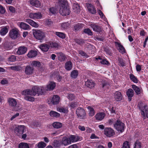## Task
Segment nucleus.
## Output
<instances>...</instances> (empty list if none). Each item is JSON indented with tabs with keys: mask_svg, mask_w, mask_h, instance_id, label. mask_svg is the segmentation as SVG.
Masks as SVG:
<instances>
[{
	"mask_svg": "<svg viewBox=\"0 0 148 148\" xmlns=\"http://www.w3.org/2000/svg\"><path fill=\"white\" fill-rule=\"evenodd\" d=\"M30 65L33 67H34L38 69L41 68V63L39 61H32L30 62Z\"/></svg>",
	"mask_w": 148,
	"mask_h": 148,
	"instance_id": "c85d7f7f",
	"label": "nucleus"
},
{
	"mask_svg": "<svg viewBox=\"0 0 148 148\" xmlns=\"http://www.w3.org/2000/svg\"><path fill=\"white\" fill-rule=\"evenodd\" d=\"M138 108L141 111V114L142 115V118L145 119L146 118H148V108L147 105L143 106L142 105H139Z\"/></svg>",
	"mask_w": 148,
	"mask_h": 148,
	"instance_id": "39448f33",
	"label": "nucleus"
},
{
	"mask_svg": "<svg viewBox=\"0 0 148 148\" xmlns=\"http://www.w3.org/2000/svg\"><path fill=\"white\" fill-rule=\"evenodd\" d=\"M34 69L33 67L29 65H27L25 69V72L27 75H30L33 73Z\"/></svg>",
	"mask_w": 148,
	"mask_h": 148,
	"instance_id": "f8f14e48",
	"label": "nucleus"
},
{
	"mask_svg": "<svg viewBox=\"0 0 148 148\" xmlns=\"http://www.w3.org/2000/svg\"><path fill=\"white\" fill-rule=\"evenodd\" d=\"M118 61L121 66L123 67L125 66V62L122 58H119Z\"/></svg>",
	"mask_w": 148,
	"mask_h": 148,
	"instance_id": "864d4df0",
	"label": "nucleus"
},
{
	"mask_svg": "<svg viewBox=\"0 0 148 148\" xmlns=\"http://www.w3.org/2000/svg\"><path fill=\"white\" fill-rule=\"evenodd\" d=\"M3 47L4 48L7 50L10 49L11 48L9 45V44L7 43H5L4 44Z\"/></svg>",
	"mask_w": 148,
	"mask_h": 148,
	"instance_id": "69168bd1",
	"label": "nucleus"
},
{
	"mask_svg": "<svg viewBox=\"0 0 148 148\" xmlns=\"http://www.w3.org/2000/svg\"><path fill=\"white\" fill-rule=\"evenodd\" d=\"M30 3L36 7H39L40 6V2L38 0H30Z\"/></svg>",
	"mask_w": 148,
	"mask_h": 148,
	"instance_id": "c756f323",
	"label": "nucleus"
},
{
	"mask_svg": "<svg viewBox=\"0 0 148 148\" xmlns=\"http://www.w3.org/2000/svg\"><path fill=\"white\" fill-rule=\"evenodd\" d=\"M18 30L16 29H13L9 32L10 37L12 39H15L18 37Z\"/></svg>",
	"mask_w": 148,
	"mask_h": 148,
	"instance_id": "1a4fd4ad",
	"label": "nucleus"
},
{
	"mask_svg": "<svg viewBox=\"0 0 148 148\" xmlns=\"http://www.w3.org/2000/svg\"><path fill=\"white\" fill-rule=\"evenodd\" d=\"M30 18L33 19H40L42 17V15L40 12L31 13L29 16Z\"/></svg>",
	"mask_w": 148,
	"mask_h": 148,
	"instance_id": "4468645a",
	"label": "nucleus"
},
{
	"mask_svg": "<svg viewBox=\"0 0 148 148\" xmlns=\"http://www.w3.org/2000/svg\"><path fill=\"white\" fill-rule=\"evenodd\" d=\"M100 63L103 64L108 65L109 64V62L106 59L102 60Z\"/></svg>",
	"mask_w": 148,
	"mask_h": 148,
	"instance_id": "e2e57ef3",
	"label": "nucleus"
},
{
	"mask_svg": "<svg viewBox=\"0 0 148 148\" xmlns=\"http://www.w3.org/2000/svg\"><path fill=\"white\" fill-rule=\"evenodd\" d=\"M74 41L76 43L80 45H82L85 42L84 40L82 38H76L75 39Z\"/></svg>",
	"mask_w": 148,
	"mask_h": 148,
	"instance_id": "79ce46f5",
	"label": "nucleus"
},
{
	"mask_svg": "<svg viewBox=\"0 0 148 148\" xmlns=\"http://www.w3.org/2000/svg\"><path fill=\"white\" fill-rule=\"evenodd\" d=\"M50 45V47L54 48H58L59 45L58 43L56 42H52L51 43H49Z\"/></svg>",
	"mask_w": 148,
	"mask_h": 148,
	"instance_id": "6e6d98bb",
	"label": "nucleus"
},
{
	"mask_svg": "<svg viewBox=\"0 0 148 148\" xmlns=\"http://www.w3.org/2000/svg\"><path fill=\"white\" fill-rule=\"evenodd\" d=\"M8 59L9 61L14 62L16 60V57L14 55H12Z\"/></svg>",
	"mask_w": 148,
	"mask_h": 148,
	"instance_id": "680f3d73",
	"label": "nucleus"
},
{
	"mask_svg": "<svg viewBox=\"0 0 148 148\" xmlns=\"http://www.w3.org/2000/svg\"><path fill=\"white\" fill-rule=\"evenodd\" d=\"M38 52L37 51L34 50H31L27 54V56L29 58H33L37 56Z\"/></svg>",
	"mask_w": 148,
	"mask_h": 148,
	"instance_id": "cd10ccee",
	"label": "nucleus"
},
{
	"mask_svg": "<svg viewBox=\"0 0 148 148\" xmlns=\"http://www.w3.org/2000/svg\"><path fill=\"white\" fill-rule=\"evenodd\" d=\"M126 93L128 97V101H131L132 99V97L133 96L134 94L133 90L131 88H129L127 91Z\"/></svg>",
	"mask_w": 148,
	"mask_h": 148,
	"instance_id": "6ab92c4d",
	"label": "nucleus"
},
{
	"mask_svg": "<svg viewBox=\"0 0 148 148\" xmlns=\"http://www.w3.org/2000/svg\"><path fill=\"white\" fill-rule=\"evenodd\" d=\"M5 8L1 5H0V13L3 14L5 13Z\"/></svg>",
	"mask_w": 148,
	"mask_h": 148,
	"instance_id": "338daca9",
	"label": "nucleus"
},
{
	"mask_svg": "<svg viewBox=\"0 0 148 148\" xmlns=\"http://www.w3.org/2000/svg\"><path fill=\"white\" fill-rule=\"evenodd\" d=\"M86 112L84 109L80 107L77 108L76 110V114L78 117L83 119L86 115Z\"/></svg>",
	"mask_w": 148,
	"mask_h": 148,
	"instance_id": "423d86ee",
	"label": "nucleus"
},
{
	"mask_svg": "<svg viewBox=\"0 0 148 148\" xmlns=\"http://www.w3.org/2000/svg\"><path fill=\"white\" fill-rule=\"evenodd\" d=\"M68 98L70 100H72L74 99V95L72 94H70L68 96Z\"/></svg>",
	"mask_w": 148,
	"mask_h": 148,
	"instance_id": "774afa93",
	"label": "nucleus"
},
{
	"mask_svg": "<svg viewBox=\"0 0 148 148\" xmlns=\"http://www.w3.org/2000/svg\"><path fill=\"white\" fill-rule=\"evenodd\" d=\"M116 120L114 118H112L111 119H109L108 120V123L110 125H111L114 123L116 121H115Z\"/></svg>",
	"mask_w": 148,
	"mask_h": 148,
	"instance_id": "052dcab7",
	"label": "nucleus"
},
{
	"mask_svg": "<svg viewBox=\"0 0 148 148\" xmlns=\"http://www.w3.org/2000/svg\"><path fill=\"white\" fill-rule=\"evenodd\" d=\"M104 134L107 137H111L115 134V132L112 128L106 127L104 130Z\"/></svg>",
	"mask_w": 148,
	"mask_h": 148,
	"instance_id": "0eeeda50",
	"label": "nucleus"
},
{
	"mask_svg": "<svg viewBox=\"0 0 148 148\" xmlns=\"http://www.w3.org/2000/svg\"><path fill=\"white\" fill-rule=\"evenodd\" d=\"M22 94L25 96H28V95L33 96L32 90L29 89H27L23 90L22 92Z\"/></svg>",
	"mask_w": 148,
	"mask_h": 148,
	"instance_id": "58836bf2",
	"label": "nucleus"
},
{
	"mask_svg": "<svg viewBox=\"0 0 148 148\" xmlns=\"http://www.w3.org/2000/svg\"><path fill=\"white\" fill-rule=\"evenodd\" d=\"M78 75V72L77 70H73L72 71L70 74V76L72 78H76Z\"/></svg>",
	"mask_w": 148,
	"mask_h": 148,
	"instance_id": "e433bc0d",
	"label": "nucleus"
},
{
	"mask_svg": "<svg viewBox=\"0 0 148 148\" xmlns=\"http://www.w3.org/2000/svg\"><path fill=\"white\" fill-rule=\"evenodd\" d=\"M8 32V29L7 26L3 27L0 31V34L1 36H4Z\"/></svg>",
	"mask_w": 148,
	"mask_h": 148,
	"instance_id": "ea45409f",
	"label": "nucleus"
},
{
	"mask_svg": "<svg viewBox=\"0 0 148 148\" xmlns=\"http://www.w3.org/2000/svg\"><path fill=\"white\" fill-rule=\"evenodd\" d=\"M62 145L61 142L58 140H54L53 142L54 147L56 148L60 147Z\"/></svg>",
	"mask_w": 148,
	"mask_h": 148,
	"instance_id": "09e8293b",
	"label": "nucleus"
},
{
	"mask_svg": "<svg viewBox=\"0 0 148 148\" xmlns=\"http://www.w3.org/2000/svg\"><path fill=\"white\" fill-rule=\"evenodd\" d=\"M69 139L66 136L64 137L61 141L62 145H63L64 146H67L68 145L71 144L69 141Z\"/></svg>",
	"mask_w": 148,
	"mask_h": 148,
	"instance_id": "a878e982",
	"label": "nucleus"
},
{
	"mask_svg": "<svg viewBox=\"0 0 148 148\" xmlns=\"http://www.w3.org/2000/svg\"><path fill=\"white\" fill-rule=\"evenodd\" d=\"M32 33L34 38L40 41L44 39L46 37L45 33L41 30L33 29Z\"/></svg>",
	"mask_w": 148,
	"mask_h": 148,
	"instance_id": "f03ea898",
	"label": "nucleus"
},
{
	"mask_svg": "<svg viewBox=\"0 0 148 148\" xmlns=\"http://www.w3.org/2000/svg\"><path fill=\"white\" fill-rule=\"evenodd\" d=\"M59 111L60 112L64 113H67L68 112V110L65 108H59Z\"/></svg>",
	"mask_w": 148,
	"mask_h": 148,
	"instance_id": "0e129e2a",
	"label": "nucleus"
},
{
	"mask_svg": "<svg viewBox=\"0 0 148 148\" xmlns=\"http://www.w3.org/2000/svg\"><path fill=\"white\" fill-rule=\"evenodd\" d=\"M73 9L75 12L78 13L80 10V7L78 3H74L73 4Z\"/></svg>",
	"mask_w": 148,
	"mask_h": 148,
	"instance_id": "f704fd0d",
	"label": "nucleus"
},
{
	"mask_svg": "<svg viewBox=\"0 0 148 148\" xmlns=\"http://www.w3.org/2000/svg\"><path fill=\"white\" fill-rule=\"evenodd\" d=\"M60 98L59 96L58 95H54L51 99V101L54 105H57L59 103Z\"/></svg>",
	"mask_w": 148,
	"mask_h": 148,
	"instance_id": "f3484780",
	"label": "nucleus"
},
{
	"mask_svg": "<svg viewBox=\"0 0 148 148\" xmlns=\"http://www.w3.org/2000/svg\"><path fill=\"white\" fill-rule=\"evenodd\" d=\"M26 22L34 27L37 28L39 26L38 24L31 19H26Z\"/></svg>",
	"mask_w": 148,
	"mask_h": 148,
	"instance_id": "bb28decb",
	"label": "nucleus"
},
{
	"mask_svg": "<svg viewBox=\"0 0 148 148\" xmlns=\"http://www.w3.org/2000/svg\"><path fill=\"white\" fill-rule=\"evenodd\" d=\"M114 128L119 133H122L124 132L125 128V124L120 120H117L114 124Z\"/></svg>",
	"mask_w": 148,
	"mask_h": 148,
	"instance_id": "7ed1b4c3",
	"label": "nucleus"
},
{
	"mask_svg": "<svg viewBox=\"0 0 148 148\" xmlns=\"http://www.w3.org/2000/svg\"><path fill=\"white\" fill-rule=\"evenodd\" d=\"M86 6L87 8L88 11L92 14H95L96 13V10L95 6L89 3L86 4Z\"/></svg>",
	"mask_w": 148,
	"mask_h": 148,
	"instance_id": "6e6552de",
	"label": "nucleus"
},
{
	"mask_svg": "<svg viewBox=\"0 0 148 148\" xmlns=\"http://www.w3.org/2000/svg\"><path fill=\"white\" fill-rule=\"evenodd\" d=\"M88 109H89L90 112L89 113V115L90 116H93L95 114V110L94 109L90 106H88Z\"/></svg>",
	"mask_w": 148,
	"mask_h": 148,
	"instance_id": "5fc2aeb1",
	"label": "nucleus"
},
{
	"mask_svg": "<svg viewBox=\"0 0 148 148\" xmlns=\"http://www.w3.org/2000/svg\"><path fill=\"white\" fill-rule=\"evenodd\" d=\"M32 94L33 95L35 96L36 94L39 95L44 94L46 92V90L45 87L41 86H35L32 88Z\"/></svg>",
	"mask_w": 148,
	"mask_h": 148,
	"instance_id": "20e7f679",
	"label": "nucleus"
},
{
	"mask_svg": "<svg viewBox=\"0 0 148 148\" xmlns=\"http://www.w3.org/2000/svg\"><path fill=\"white\" fill-rule=\"evenodd\" d=\"M58 4L60 6L59 11L60 14L64 16L69 15L70 11L68 7V3L67 0H58Z\"/></svg>",
	"mask_w": 148,
	"mask_h": 148,
	"instance_id": "f257e3e1",
	"label": "nucleus"
},
{
	"mask_svg": "<svg viewBox=\"0 0 148 148\" xmlns=\"http://www.w3.org/2000/svg\"><path fill=\"white\" fill-rule=\"evenodd\" d=\"M17 25L21 29L24 30H28L30 29V26L23 22H18Z\"/></svg>",
	"mask_w": 148,
	"mask_h": 148,
	"instance_id": "a211bd4d",
	"label": "nucleus"
},
{
	"mask_svg": "<svg viewBox=\"0 0 148 148\" xmlns=\"http://www.w3.org/2000/svg\"><path fill=\"white\" fill-rule=\"evenodd\" d=\"M27 51L26 47L25 46H21L18 49L17 52V53L19 55H22L25 54Z\"/></svg>",
	"mask_w": 148,
	"mask_h": 148,
	"instance_id": "dca6fc26",
	"label": "nucleus"
},
{
	"mask_svg": "<svg viewBox=\"0 0 148 148\" xmlns=\"http://www.w3.org/2000/svg\"><path fill=\"white\" fill-rule=\"evenodd\" d=\"M46 146V144L45 143L41 141L38 143L37 146L38 148H44Z\"/></svg>",
	"mask_w": 148,
	"mask_h": 148,
	"instance_id": "603ef678",
	"label": "nucleus"
},
{
	"mask_svg": "<svg viewBox=\"0 0 148 148\" xmlns=\"http://www.w3.org/2000/svg\"><path fill=\"white\" fill-rule=\"evenodd\" d=\"M70 24L68 22L62 23L61 24L62 28L63 29H67L69 28Z\"/></svg>",
	"mask_w": 148,
	"mask_h": 148,
	"instance_id": "37998d69",
	"label": "nucleus"
},
{
	"mask_svg": "<svg viewBox=\"0 0 148 148\" xmlns=\"http://www.w3.org/2000/svg\"><path fill=\"white\" fill-rule=\"evenodd\" d=\"M58 57L59 60L61 62H64L66 59V56L62 53H59Z\"/></svg>",
	"mask_w": 148,
	"mask_h": 148,
	"instance_id": "c9c22d12",
	"label": "nucleus"
},
{
	"mask_svg": "<svg viewBox=\"0 0 148 148\" xmlns=\"http://www.w3.org/2000/svg\"><path fill=\"white\" fill-rule=\"evenodd\" d=\"M105 116V114L104 113L99 112L96 114L95 116V117L97 120L101 121L104 118Z\"/></svg>",
	"mask_w": 148,
	"mask_h": 148,
	"instance_id": "5701e85b",
	"label": "nucleus"
},
{
	"mask_svg": "<svg viewBox=\"0 0 148 148\" xmlns=\"http://www.w3.org/2000/svg\"><path fill=\"white\" fill-rule=\"evenodd\" d=\"M101 84H100L103 89H109L110 87L109 83L107 81L102 79L101 81Z\"/></svg>",
	"mask_w": 148,
	"mask_h": 148,
	"instance_id": "aec40b11",
	"label": "nucleus"
},
{
	"mask_svg": "<svg viewBox=\"0 0 148 148\" xmlns=\"http://www.w3.org/2000/svg\"><path fill=\"white\" fill-rule=\"evenodd\" d=\"M24 99L25 100L29 101H32L34 100V98L33 97L29 96H25L24 97Z\"/></svg>",
	"mask_w": 148,
	"mask_h": 148,
	"instance_id": "4d7b16f0",
	"label": "nucleus"
},
{
	"mask_svg": "<svg viewBox=\"0 0 148 148\" xmlns=\"http://www.w3.org/2000/svg\"><path fill=\"white\" fill-rule=\"evenodd\" d=\"M115 44L116 45H117L119 48L118 50L122 54L124 53L125 52V49L123 46L119 42H115Z\"/></svg>",
	"mask_w": 148,
	"mask_h": 148,
	"instance_id": "7c9ffc66",
	"label": "nucleus"
},
{
	"mask_svg": "<svg viewBox=\"0 0 148 148\" xmlns=\"http://www.w3.org/2000/svg\"><path fill=\"white\" fill-rule=\"evenodd\" d=\"M71 143L72 142H77L79 140L75 136L73 135H71L69 138Z\"/></svg>",
	"mask_w": 148,
	"mask_h": 148,
	"instance_id": "c03bdc74",
	"label": "nucleus"
},
{
	"mask_svg": "<svg viewBox=\"0 0 148 148\" xmlns=\"http://www.w3.org/2000/svg\"><path fill=\"white\" fill-rule=\"evenodd\" d=\"M11 69L13 70L18 71L21 69V67L19 66H11Z\"/></svg>",
	"mask_w": 148,
	"mask_h": 148,
	"instance_id": "bf43d9fd",
	"label": "nucleus"
},
{
	"mask_svg": "<svg viewBox=\"0 0 148 148\" xmlns=\"http://www.w3.org/2000/svg\"><path fill=\"white\" fill-rule=\"evenodd\" d=\"M24 125L18 126L15 129V132L17 133L18 136H20V134H23L24 132Z\"/></svg>",
	"mask_w": 148,
	"mask_h": 148,
	"instance_id": "2eb2a0df",
	"label": "nucleus"
},
{
	"mask_svg": "<svg viewBox=\"0 0 148 148\" xmlns=\"http://www.w3.org/2000/svg\"><path fill=\"white\" fill-rule=\"evenodd\" d=\"M84 25L83 23H78L75 24L73 26L74 31L76 32L78 31H80L83 28Z\"/></svg>",
	"mask_w": 148,
	"mask_h": 148,
	"instance_id": "393cba45",
	"label": "nucleus"
},
{
	"mask_svg": "<svg viewBox=\"0 0 148 148\" xmlns=\"http://www.w3.org/2000/svg\"><path fill=\"white\" fill-rule=\"evenodd\" d=\"M18 148H29L28 144L25 143H21L18 145Z\"/></svg>",
	"mask_w": 148,
	"mask_h": 148,
	"instance_id": "de8ad7c7",
	"label": "nucleus"
},
{
	"mask_svg": "<svg viewBox=\"0 0 148 148\" xmlns=\"http://www.w3.org/2000/svg\"><path fill=\"white\" fill-rule=\"evenodd\" d=\"M56 35L62 39H64L66 37V34L62 32H56L55 33Z\"/></svg>",
	"mask_w": 148,
	"mask_h": 148,
	"instance_id": "a18cd8bd",
	"label": "nucleus"
},
{
	"mask_svg": "<svg viewBox=\"0 0 148 148\" xmlns=\"http://www.w3.org/2000/svg\"><path fill=\"white\" fill-rule=\"evenodd\" d=\"M123 97V96L121 92L119 91H116L114 93V98L117 101L121 100Z\"/></svg>",
	"mask_w": 148,
	"mask_h": 148,
	"instance_id": "ddd939ff",
	"label": "nucleus"
},
{
	"mask_svg": "<svg viewBox=\"0 0 148 148\" xmlns=\"http://www.w3.org/2000/svg\"><path fill=\"white\" fill-rule=\"evenodd\" d=\"M121 148H130V146L129 144V142L127 141H125L123 144Z\"/></svg>",
	"mask_w": 148,
	"mask_h": 148,
	"instance_id": "13d9d810",
	"label": "nucleus"
},
{
	"mask_svg": "<svg viewBox=\"0 0 148 148\" xmlns=\"http://www.w3.org/2000/svg\"><path fill=\"white\" fill-rule=\"evenodd\" d=\"M142 144L141 141L139 140H137L134 143V148H142Z\"/></svg>",
	"mask_w": 148,
	"mask_h": 148,
	"instance_id": "4c0bfd02",
	"label": "nucleus"
},
{
	"mask_svg": "<svg viewBox=\"0 0 148 148\" xmlns=\"http://www.w3.org/2000/svg\"><path fill=\"white\" fill-rule=\"evenodd\" d=\"M73 66V64L71 61H69L65 63L64 67L66 71H69L72 69Z\"/></svg>",
	"mask_w": 148,
	"mask_h": 148,
	"instance_id": "4be33fe9",
	"label": "nucleus"
},
{
	"mask_svg": "<svg viewBox=\"0 0 148 148\" xmlns=\"http://www.w3.org/2000/svg\"><path fill=\"white\" fill-rule=\"evenodd\" d=\"M78 52L79 54L82 56L86 58H87L88 57L87 54L82 50H80L78 51Z\"/></svg>",
	"mask_w": 148,
	"mask_h": 148,
	"instance_id": "3c124183",
	"label": "nucleus"
},
{
	"mask_svg": "<svg viewBox=\"0 0 148 148\" xmlns=\"http://www.w3.org/2000/svg\"><path fill=\"white\" fill-rule=\"evenodd\" d=\"M8 102L9 106L13 107L15 110H19V109L16 107L17 101L15 99L12 98H10L8 99Z\"/></svg>",
	"mask_w": 148,
	"mask_h": 148,
	"instance_id": "9d476101",
	"label": "nucleus"
},
{
	"mask_svg": "<svg viewBox=\"0 0 148 148\" xmlns=\"http://www.w3.org/2000/svg\"><path fill=\"white\" fill-rule=\"evenodd\" d=\"M56 86V83L54 82H51L47 86V88H45L46 90V91L48 90H53Z\"/></svg>",
	"mask_w": 148,
	"mask_h": 148,
	"instance_id": "412c9836",
	"label": "nucleus"
},
{
	"mask_svg": "<svg viewBox=\"0 0 148 148\" xmlns=\"http://www.w3.org/2000/svg\"><path fill=\"white\" fill-rule=\"evenodd\" d=\"M53 126L56 128H59L62 126V123L59 122H55L52 124Z\"/></svg>",
	"mask_w": 148,
	"mask_h": 148,
	"instance_id": "49530a36",
	"label": "nucleus"
},
{
	"mask_svg": "<svg viewBox=\"0 0 148 148\" xmlns=\"http://www.w3.org/2000/svg\"><path fill=\"white\" fill-rule=\"evenodd\" d=\"M50 116L56 118H58L60 116V114L56 112L53 111H51L49 113Z\"/></svg>",
	"mask_w": 148,
	"mask_h": 148,
	"instance_id": "2f4dec72",
	"label": "nucleus"
},
{
	"mask_svg": "<svg viewBox=\"0 0 148 148\" xmlns=\"http://www.w3.org/2000/svg\"><path fill=\"white\" fill-rule=\"evenodd\" d=\"M50 44L49 43L46 42L41 44L39 48L43 51H47L50 47Z\"/></svg>",
	"mask_w": 148,
	"mask_h": 148,
	"instance_id": "9b49d317",
	"label": "nucleus"
},
{
	"mask_svg": "<svg viewBox=\"0 0 148 148\" xmlns=\"http://www.w3.org/2000/svg\"><path fill=\"white\" fill-rule=\"evenodd\" d=\"M83 32L88 35H92V32L89 28H86L83 31Z\"/></svg>",
	"mask_w": 148,
	"mask_h": 148,
	"instance_id": "8fccbe9b",
	"label": "nucleus"
},
{
	"mask_svg": "<svg viewBox=\"0 0 148 148\" xmlns=\"http://www.w3.org/2000/svg\"><path fill=\"white\" fill-rule=\"evenodd\" d=\"M90 27L92 28L94 31L96 32H100L101 31V27L95 23H92L90 25Z\"/></svg>",
	"mask_w": 148,
	"mask_h": 148,
	"instance_id": "b1692460",
	"label": "nucleus"
},
{
	"mask_svg": "<svg viewBox=\"0 0 148 148\" xmlns=\"http://www.w3.org/2000/svg\"><path fill=\"white\" fill-rule=\"evenodd\" d=\"M130 78V80L133 82L137 83H138V80L136 77L134 76L133 74L131 73L129 75Z\"/></svg>",
	"mask_w": 148,
	"mask_h": 148,
	"instance_id": "a19ab883",
	"label": "nucleus"
},
{
	"mask_svg": "<svg viewBox=\"0 0 148 148\" xmlns=\"http://www.w3.org/2000/svg\"><path fill=\"white\" fill-rule=\"evenodd\" d=\"M132 86L137 95H139L141 94V90L139 87L135 85H132Z\"/></svg>",
	"mask_w": 148,
	"mask_h": 148,
	"instance_id": "72a5a7b5",
	"label": "nucleus"
},
{
	"mask_svg": "<svg viewBox=\"0 0 148 148\" xmlns=\"http://www.w3.org/2000/svg\"><path fill=\"white\" fill-rule=\"evenodd\" d=\"M85 85L88 87L92 88L95 86V83L92 80H88L85 82Z\"/></svg>",
	"mask_w": 148,
	"mask_h": 148,
	"instance_id": "473e14b6",
	"label": "nucleus"
}]
</instances>
